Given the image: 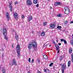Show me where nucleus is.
<instances>
[{"mask_svg": "<svg viewBox=\"0 0 73 73\" xmlns=\"http://www.w3.org/2000/svg\"><path fill=\"white\" fill-rule=\"evenodd\" d=\"M16 50L17 52L18 56H19L20 57V46L19 44H18L17 45Z\"/></svg>", "mask_w": 73, "mask_h": 73, "instance_id": "obj_1", "label": "nucleus"}, {"mask_svg": "<svg viewBox=\"0 0 73 73\" xmlns=\"http://www.w3.org/2000/svg\"><path fill=\"white\" fill-rule=\"evenodd\" d=\"M31 44L34 48H36L37 46V43L35 41H33L31 43Z\"/></svg>", "mask_w": 73, "mask_h": 73, "instance_id": "obj_2", "label": "nucleus"}, {"mask_svg": "<svg viewBox=\"0 0 73 73\" xmlns=\"http://www.w3.org/2000/svg\"><path fill=\"white\" fill-rule=\"evenodd\" d=\"M64 9L65 10V11L64 13H65L66 12H68V13H70V11L68 7H64Z\"/></svg>", "mask_w": 73, "mask_h": 73, "instance_id": "obj_3", "label": "nucleus"}, {"mask_svg": "<svg viewBox=\"0 0 73 73\" xmlns=\"http://www.w3.org/2000/svg\"><path fill=\"white\" fill-rule=\"evenodd\" d=\"M12 65H15V66H17V63H16V60H15V59H13L12 61Z\"/></svg>", "mask_w": 73, "mask_h": 73, "instance_id": "obj_4", "label": "nucleus"}, {"mask_svg": "<svg viewBox=\"0 0 73 73\" xmlns=\"http://www.w3.org/2000/svg\"><path fill=\"white\" fill-rule=\"evenodd\" d=\"M12 4V2L11 1L9 3L10 5H9V8L10 9V10L11 11V12H12L13 11V8H12V5H11Z\"/></svg>", "mask_w": 73, "mask_h": 73, "instance_id": "obj_5", "label": "nucleus"}, {"mask_svg": "<svg viewBox=\"0 0 73 73\" xmlns=\"http://www.w3.org/2000/svg\"><path fill=\"white\" fill-rule=\"evenodd\" d=\"M3 34L4 36H7V30L5 29H3Z\"/></svg>", "mask_w": 73, "mask_h": 73, "instance_id": "obj_6", "label": "nucleus"}, {"mask_svg": "<svg viewBox=\"0 0 73 73\" xmlns=\"http://www.w3.org/2000/svg\"><path fill=\"white\" fill-rule=\"evenodd\" d=\"M27 4L28 5H31L32 4V2L31 1H27Z\"/></svg>", "mask_w": 73, "mask_h": 73, "instance_id": "obj_7", "label": "nucleus"}, {"mask_svg": "<svg viewBox=\"0 0 73 73\" xmlns=\"http://www.w3.org/2000/svg\"><path fill=\"white\" fill-rule=\"evenodd\" d=\"M62 69H63V70H64V69H66V64H63L62 67Z\"/></svg>", "mask_w": 73, "mask_h": 73, "instance_id": "obj_8", "label": "nucleus"}, {"mask_svg": "<svg viewBox=\"0 0 73 73\" xmlns=\"http://www.w3.org/2000/svg\"><path fill=\"white\" fill-rule=\"evenodd\" d=\"M14 16L15 19H18V17H17L18 16V14L17 13H14Z\"/></svg>", "mask_w": 73, "mask_h": 73, "instance_id": "obj_9", "label": "nucleus"}, {"mask_svg": "<svg viewBox=\"0 0 73 73\" xmlns=\"http://www.w3.org/2000/svg\"><path fill=\"white\" fill-rule=\"evenodd\" d=\"M6 16L7 18V20H10V17H9V13H6Z\"/></svg>", "mask_w": 73, "mask_h": 73, "instance_id": "obj_10", "label": "nucleus"}, {"mask_svg": "<svg viewBox=\"0 0 73 73\" xmlns=\"http://www.w3.org/2000/svg\"><path fill=\"white\" fill-rule=\"evenodd\" d=\"M55 26L56 25L54 24H52L51 25H50V27H52V29H53V28H55Z\"/></svg>", "mask_w": 73, "mask_h": 73, "instance_id": "obj_11", "label": "nucleus"}, {"mask_svg": "<svg viewBox=\"0 0 73 73\" xmlns=\"http://www.w3.org/2000/svg\"><path fill=\"white\" fill-rule=\"evenodd\" d=\"M28 19L29 20V21H31V20H32V17L31 15H29L28 17Z\"/></svg>", "mask_w": 73, "mask_h": 73, "instance_id": "obj_12", "label": "nucleus"}, {"mask_svg": "<svg viewBox=\"0 0 73 73\" xmlns=\"http://www.w3.org/2000/svg\"><path fill=\"white\" fill-rule=\"evenodd\" d=\"M43 58H44L45 59H46V60H47L48 59V57L45 54L43 56Z\"/></svg>", "mask_w": 73, "mask_h": 73, "instance_id": "obj_13", "label": "nucleus"}, {"mask_svg": "<svg viewBox=\"0 0 73 73\" xmlns=\"http://www.w3.org/2000/svg\"><path fill=\"white\" fill-rule=\"evenodd\" d=\"M45 35V32L44 31H42V32L41 33V36H44Z\"/></svg>", "mask_w": 73, "mask_h": 73, "instance_id": "obj_14", "label": "nucleus"}, {"mask_svg": "<svg viewBox=\"0 0 73 73\" xmlns=\"http://www.w3.org/2000/svg\"><path fill=\"white\" fill-rule=\"evenodd\" d=\"M28 47L30 49H31L32 47V44H29Z\"/></svg>", "mask_w": 73, "mask_h": 73, "instance_id": "obj_15", "label": "nucleus"}, {"mask_svg": "<svg viewBox=\"0 0 73 73\" xmlns=\"http://www.w3.org/2000/svg\"><path fill=\"white\" fill-rule=\"evenodd\" d=\"M15 39L17 41H18V40H19V36L18 35H16Z\"/></svg>", "mask_w": 73, "mask_h": 73, "instance_id": "obj_16", "label": "nucleus"}, {"mask_svg": "<svg viewBox=\"0 0 73 73\" xmlns=\"http://www.w3.org/2000/svg\"><path fill=\"white\" fill-rule=\"evenodd\" d=\"M71 64V62L70 61H69L68 62V67H69L70 66V64Z\"/></svg>", "mask_w": 73, "mask_h": 73, "instance_id": "obj_17", "label": "nucleus"}, {"mask_svg": "<svg viewBox=\"0 0 73 73\" xmlns=\"http://www.w3.org/2000/svg\"><path fill=\"white\" fill-rule=\"evenodd\" d=\"M2 73H6V72L5 71V68H3L2 70Z\"/></svg>", "mask_w": 73, "mask_h": 73, "instance_id": "obj_18", "label": "nucleus"}, {"mask_svg": "<svg viewBox=\"0 0 73 73\" xmlns=\"http://www.w3.org/2000/svg\"><path fill=\"white\" fill-rule=\"evenodd\" d=\"M33 3L34 4H37L38 3L37 0H34L33 1Z\"/></svg>", "mask_w": 73, "mask_h": 73, "instance_id": "obj_19", "label": "nucleus"}, {"mask_svg": "<svg viewBox=\"0 0 73 73\" xmlns=\"http://www.w3.org/2000/svg\"><path fill=\"white\" fill-rule=\"evenodd\" d=\"M72 50H73V49H72V48H70V51H69V53H72Z\"/></svg>", "mask_w": 73, "mask_h": 73, "instance_id": "obj_20", "label": "nucleus"}, {"mask_svg": "<svg viewBox=\"0 0 73 73\" xmlns=\"http://www.w3.org/2000/svg\"><path fill=\"white\" fill-rule=\"evenodd\" d=\"M60 46H58L57 47H56V50H59V49H60Z\"/></svg>", "mask_w": 73, "mask_h": 73, "instance_id": "obj_21", "label": "nucleus"}, {"mask_svg": "<svg viewBox=\"0 0 73 73\" xmlns=\"http://www.w3.org/2000/svg\"><path fill=\"white\" fill-rule=\"evenodd\" d=\"M4 36L5 39V40H8V36Z\"/></svg>", "mask_w": 73, "mask_h": 73, "instance_id": "obj_22", "label": "nucleus"}, {"mask_svg": "<svg viewBox=\"0 0 73 73\" xmlns=\"http://www.w3.org/2000/svg\"><path fill=\"white\" fill-rule=\"evenodd\" d=\"M53 62H52L50 63V64H49V66L50 67H51V66H53Z\"/></svg>", "mask_w": 73, "mask_h": 73, "instance_id": "obj_23", "label": "nucleus"}, {"mask_svg": "<svg viewBox=\"0 0 73 73\" xmlns=\"http://www.w3.org/2000/svg\"><path fill=\"white\" fill-rule=\"evenodd\" d=\"M57 17H61L62 16V15L59 14V15H57Z\"/></svg>", "mask_w": 73, "mask_h": 73, "instance_id": "obj_24", "label": "nucleus"}, {"mask_svg": "<svg viewBox=\"0 0 73 73\" xmlns=\"http://www.w3.org/2000/svg\"><path fill=\"white\" fill-rule=\"evenodd\" d=\"M57 28L58 29H61V26H58Z\"/></svg>", "mask_w": 73, "mask_h": 73, "instance_id": "obj_25", "label": "nucleus"}, {"mask_svg": "<svg viewBox=\"0 0 73 73\" xmlns=\"http://www.w3.org/2000/svg\"><path fill=\"white\" fill-rule=\"evenodd\" d=\"M64 41L65 44H67V42H66V40H64Z\"/></svg>", "mask_w": 73, "mask_h": 73, "instance_id": "obj_26", "label": "nucleus"}, {"mask_svg": "<svg viewBox=\"0 0 73 73\" xmlns=\"http://www.w3.org/2000/svg\"><path fill=\"white\" fill-rule=\"evenodd\" d=\"M58 5V2H56L55 3V6H57V5Z\"/></svg>", "mask_w": 73, "mask_h": 73, "instance_id": "obj_27", "label": "nucleus"}, {"mask_svg": "<svg viewBox=\"0 0 73 73\" xmlns=\"http://www.w3.org/2000/svg\"><path fill=\"white\" fill-rule=\"evenodd\" d=\"M59 58L60 60H61L62 59V57L61 56H60L59 57Z\"/></svg>", "mask_w": 73, "mask_h": 73, "instance_id": "obj_28", "label": "nucleus"}, {"mask_svg": "<svg viewBox=\"0 0 73 73\" xmlns=\"http://www.w3.org/2000/svg\"><path fill=\"white\" fill-rule=\"evenodd\" d=\"M58 4L59 5H61V3L58 2Z\"/></svg>", "mask_w": 73, "mask_h": 73, "instance_id": "obj_29", "label": "nucleus"}, {"mask_svg": "<svg viewBox=\"0 0 73 73\" xmlns=\"http://www.w3.org/2000/svg\"><path fill=\"white\" fill-rule=\"evenodd\" d=\"M46 22H44V23H43L44 25L45 26V25H46Z\"/></svg>", "mask_w": 73, "mask_h": 73, "instance_id": "obj_30", "label": "nucleus"}, {"mask_svg": "<svg viewBox=\"0 0 73 73\" xmlns=\"http://www.w3.org/2000/svg\"><path fill=\"white\" fill-rule=\"evenodd\" d=\"M25 16L24 15H22V19H23L24 18V17Z\"/></svg>", "mask_w": 73, "mask_h": 73, "instance_id": "obj_31", "label": "nucleus"}, {"mask_svg": "<svg viewBox=\"0 0 73 73\" xmlns=\"http://www.w3.org/2000/svg\"><path fill=\"white\" fill-rule=\"evenodd\" d=\"M64 40H64L63 39H61V42H62V41H64Z\"/></svg>", "mask_w": 73, "mask_h": 73, "instance_id": "obj_32", "label": "nucleus"}, {"mask_svg": "<svg viewBox=\"0 0 73 73\" xmlns=\"http://www.w3.org/2000/svg\"><path fill=\"white\" fill-rule=\"evenodd\" d=\"M28 61H29V62H31V58H29V60H28Z\"/></svg>", "mask_w": 73, "mask_h": 73, "instance_id": "obj_33", "label": "nucleus"}, {"mask_svg": "<svg viewBox=\"0 0 73 73\" xmlns=\"http://www.w3.org/2000/svg\"><path fill=\"white\" fill-rule=\"evenodd\" d=\"M34 62V59H33L31 60V62L32 63H33V62Z\"/></svg>", "mask_w": 73, "mask_h": 73, "instance_id": "obj_34", "label": "nucleus"}, {"mask_svg": "<svg viewBox=\"0 0 73 73\" xmlns=\"http://www.w3.org/2000/svg\"><path fill=\"white\" fill-rule=\"evenodd\" d=\"M62 73H64V70L62 69Z\"/></svg>", "mask_w": 73, "mask_h": 73, "instance_id": "obj_35", "label": "nucleus"}, {"mask_svg": "<svg viewBox=\"0 0 73 73\" xmlns=\"http://www.w3.org/2000/svg\"><path fill=\"white\" fill-rule=\"evenodd\" d=\"M71 58H72V59H71V61L72 62H73V58L71 57Z\"/></svg>", "mask_w": 73, "mask_h": 73, "instance_id": "obj_36", "label": "nucleus"}, {"mask_svg": "<svg viewBox=\"0 0 73 73\" xmlns=\"http://www.w3.org/2000/svg\"><path fill=\"white\" fill-rule=\"evenodd\" d=\"M39 6V5L38 4H37L36 5V7H38V6Z\"/></svg>", "mask_w": 73, "mask_h": 73, "instance_id": "obj_37", "label": "nucleus"}, {"mask_svg": "<svg viewBox=\"0 0 73 73\" xmlns=\"http://www.w3.org/2000/svg\"><path fill=\"white\" fill-rule=\"evenodd\" d=\"M64 23L66 24L68 23V21H66L64 22Z\"/></svg>", "mask_w": 73, "mask_h": 73, "instance_id": "obj_38", "label": "nucleus"}, {"mask_svg": "<svg viewBox=\"0 0 73 73\" xmlns=\"http://www.w3.org/2000/svg\"><path fill=\"white\" fill-rule=\"evenodd\" d=\"M56 47H57V46H59L58 44H56L55 45Z\"/></svg>", "mask_w": 73, "mask_h": 73, "instance_id": "obj_39", "label": "nucleus"}, {"mask_svg": "<svg viewBox=\"0 0 73 73\" xmlns=\"http://www.w3.org/2000/svg\"><path fill=\"white\" fill-rule=\"evenodd\" d=\"M17 4V2H16L15 3V5H16Z\"/></svg>", "mask_w": 73, "mask_h": 73, "instance_id": "obj_40", "label": "nucleus"}, {"mask_svg": "<svg viewBox=\"0 0 73 73\" xmlns=\"http://www.w3.org/2000/svg\"><path fill=\"white\" fill-rule=\"evenodd\" d=\"M44 72H46V69H44Z\"/></svg>", "mask_w": 73, "mask_h": 73, "instance_id": "obj_41", "label": "nucleus"}, {"mask_svg": "<svg viewBox=\"0 0 73 73\" xmlns=\"http://www.w3.org/2000/svg\"><path fill=\"white\" fill-rule=\"evenodd\" d=\"M53 42L54 44V45L56 44V43L55 42H54V41H53Z\"/></svg>", "mask_w": 73, "mask_h": 73, "instance_id": "obj_42", "label": "nucleus"}, {"mask_svg": "<svg viewBox=\"0 0 73 73\" xmlns=\"http://www.w3.org/2000/svg\"><path fill=\"white\" fill-rule=\"evenodd\" d=\"M71 57L73 58V53H72V54L71 55Z\"/></svg>", "mask_w": 73, "mask_h": 73, "instance_id": "obj_43", "label": "nucleus"}, {"mask_svg": "<svg viewBox=\"0 0 73 73\" xmlns=\"http://www.w3.org/2000/svg\"><path fill=\"white\" fill-rule=\"evenodd\" d=\"M59 45H61V43H59L58 44Z\"/></svg>", "mask_w": 73, "mask_h": 73, "instance_id": "obj_44", "label": "nucleus"}, {"mask_svg": "<svg viewBox=\"0 0 73 73\" xmlns=\"http://www.w3.org/2000/svg\"><path fill=\"white\" fill-rule=\"evenodd\" d=\"M66 12H67V13H66V14H69V13H68V11H66Z\"/></svg>", "mask_w": 73, "mask_h": 73, "instance_id": "obj_45", "label": "nucleus"}, {"mask_svg": "<svg viewBox=\"0 0 73 73\" xmlns=\"http://www.w3.org/2000/svg\"><path fill=\"white\" fill-rule=\"evenodd\" d=\"M58 50V51L57 53H60V51H59V50Z\"/></svg>", "mask_w": 73, "mask_h": 73, "instance_id": "obj_46", "label": "nucleus"}, {"mask_svg": "<svg viewBox=\"0 0 73 73\" xmlns=\"http://www.w3.org/2000/svg\"><path fill=\"white\" fill-rule=\"evenodd\" d=\"M40 32H38V35H39L40 34Z\"/></svg>", "mask_w": 73, "mask_h": 73, "instance_id": "obj_47", "label": "nucleus"}, {"mask_svg": "<svg viewBox=\"0 0 73 73\" xmlns=\"http://www.w3.org/2000/svg\"><path fill=\"white\" fill-rule=\"evenodd\" d=\"M38 62H40V59L38 60Z\"/></svg>", "mask_w": 73, "mask_h": 73, "instance_id": "obj_48", "label": "nucleus"}, {"mask_svg": "<svg viewBox=\"0 0 73 73\" xmlns=\"http://www.w3.org/2000/svg\"><path fill=\"white\" fill-rule=\"evenodd\" d=\"M71 24H72L73 23V21L71 22Z\"/></svg>", "mask_w": 73, "mask_h": 73, "instance_id": "obj_49", "label": "nucleus"}, {"mask_svg": "<svg viewBox=\"0 0 73 73\" xmlns=\"http://www.w3.org/2000/svg\"><path fill=\"white\" fill-rule=\"evenodd\" d=\"M49 46H52V44H50V45H49Z\"/></svg>", "mask_w": 73, "mask_h": 73, "instance_id": "obj_50", "label": "nucleus"}, {"mask_svg": "<svg viewBox=\"0 0 73 73\" xmlns=\"http://www.w3.org/2000/svg\"><path fill=\"white\" fill-rule=\"evenodd\" d=\"M28 73H31L29 71L28 72Z\"/></svg>", "mask_w": 73, "mask_h": 73, "instance_id": "obj_51", "label": "nucleus"}, {"mask_svg": "<svg viewBox=\"0 0 73 73\" xmlns=\"http://www.w3.org/2000/svg\"><path fill=\"white\" fill-rule=\"evenodd\" d=\"M52 7H50V9H52Z\"/></svg>", "mask_w": 73, "mask_h": 73, "instance_id": "obj_52", "label": "nucleus"}, {"mask_svg": "<svg viewBox=\"0 0 73 73\" xmlns=\"http://www.w3.org/2000/svg\"><path fill=\"white\" fill-rule=\"evenodd\" d=\"M2 56H4V54H2Z\"/></svg>", "mask_w": 73, "mask_h": 73, "instance_id": "obj_53", "label": "nucleus"}, {"mask_svg": "<svg viewBox=\"0 0 73 73\" xmlns=\"http://www.w3.org/2000/svg\"><path fill=\"white\" fill-rule=\"evenodd\" d=\"M27 1H31L30 0H27Z\"/></svg>", "mask_w": 73, "mask_h": 73, "instance_id": "obj_54", "label": "nucleus"}, {"mask_svg": "<svg viewBox=\"0 0 73 73\" xmlns=\"http://www.w3.org/2000/svg\"><path fill=\"white\" fill-rule=\"evenodd\" d=\"M48 1H50V0H47Z\"/></svg>", "mask_w": 73, "mask_h": 73, "instance_id": "obj_55", "label": "nucleus"}, {"mask_svg": "<svg viewBox=\"0 0 73 73\" xmlns=\"http://www.w3.org/2000/svg\"><path fill=\"white\" fill-rule=\"evenodd\" d=\"M56 42H58V40H56Z\"/></svg>", "mask_w": 73, "mask_h": 73, "instance_id": "obj_56", "label": "nucleus"}, {"mask_svg": "<svg viewBox=\"0 0 73 73\" xmlns=\"http://www.w3.org/2000/svg\"><path fill=\"white\" fill-rule=\"evenodd\" d=\"M12 46H13H13L12 45Z\"/></svg>", "mask_w": 73, "mask_h": 73, "instance_id": "obj_57", "label": "nucleus"}, {"mask_svg": "<svg viewBox=\"0 0 73 73\" xmlns=\"http://www.w3.org/2000/svg\"><path fill=\"white\" fill-rule=\"evenodd\" d=\"M72 45H73V44H72Z\"/></svg>", "mask_w": 73, "mask_h": 73, "instance_id": "obj_58", "label": "nucleus"}, {"mask_svg": "<svg viewBox=\"0 0 73 73\" xmlns=\"http://www.w3.org/2000/svg\"><path fill=\"white\" fill-rule=\"evenodd\" d=\"M48 71H49V69H48Z\"/></svg>", "mask_w": 73, "mask_h": 73, "instance_id": "obj_59", "label": "nucleus"}, {"mask_svg": "<svg viewBox=\"0 0 73 73\" xmlns=\"http://www.w3.org/2000/svg\"><path fill=\"white\" fill-rule=\"evenodd\" d=\"M30 44H31V43H30Z\"/></svg>", "mask_w": 73, "mask_h": 73, "instance_id": "obj_60", "label": "nucleus"}, {"mask_svg": "<svg viewBox=\"0 0 73 73\" xmlns=\"http://www.w3.org/2000/svg\"><path fill=\"white\" fill-rule=\"evenodd\" d=\"M58 73H59V72H58Z\"/></svg>", "mask_w": 73, "mask_h": 73, "instance_id": "obj_61", "label": "nucleus"}]
</instances>
